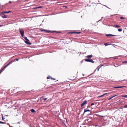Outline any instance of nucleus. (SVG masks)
<instances>
[{"instance_id": "obj_1", "label": "nucleus", "mask_w": 127, "mask_h": 127, "mask_svg": "<svg viewBox=\"0 0 127 127\" xmlns=\"http://www.w3.org/2000/svg\"><path fill=\"white\" fill-rule=\"evenodd\" d=\"M15 61L14 60H12L8 64H7L6 66H4L0 70V74L1 72L4 70V69L6 68L7 66L9 65L10 64L12 63V62H14Z\"/></svg>"}, {"instance_id": "obj_2", "label": "nucleus", "mask_w": 127, "mask_h": 127, "mask_svg": "<svg viewBox=\"0 0 127 127\" xmlns=\"http://www.w3.org/2000/svg\"><path fill=\"white\" fill-rule=\"evenodd\" d=\"M15 61L14 60H12L8 64H7L6 66H4L0 70V74L1 72L4 70V69L6 68L7 66L9 65L10 64L12 63V62H14Z\"/></svg>"}, {"instance_id": "obj_3", "label": "nucleus", "mask_w": 127, "mask_h": 127, "mask_svg": "<svg viewBox=\"0 0 127 127\" xmlns=\"http://www.w3.org/2000/svg\"><path fill=\"white\" fill-rule=\"evenodd\" d=\"M26 40V41H25V42L26 43L29 44L30 45L31 44V43H30V42L29 40H28V39L27 37H23Z\"/></svg>"}, {"instance_id": "obj_4", "label": "nucleus", "mask_w": 127, "mask_h": 127, "mask_svg": "<svg viewBox=\"0 0 127 127\" xmlns=\"http://www.w3.org/2000/svg\"><path fill=\"white\" fill-rule=\"evenodd\" d=\"M21 34L22 36L23 37L24 35V30L23 29H21L20 30Z\"/></svg>"}, {"instance_id": "obj_5", "label": "nucleus", "mask_w": 127, "mask_h": 127, "mask_svg": "<svg viewBox=\"0 0 127 127\" xmlns=\"http://www.w3.org/2000/svg\"><path fill=\"white\" fill-rule=\"evenodd\" d=\"M85 60L86 62H90L92 63H94V61L91 59H85Z\"/></svg>"}, {"instance_id": "obj_6", "label": "nucleus", "mask_w": 127, "mask_h": 127, "mask_svg": "<svg viewBox=\"0 0 127 127\" xmlns=\"http://www.w3.org/2000/svg\"><path fill=\"white\" fill-rule=\"evenodd\" d=\"M87 103V101L86 100L84 101L81 105V107H82L85 105Z\"/></svg>"}, {"instance_id": "obj_7", "label": "nucleus", "mask_w": 127, "mask_h": 127, "mask_svg": "<svg viewBox=\"0 0 127 127\" xmlns=\"http://www.w3.org/2000/svg\"><path fill=\"white\" fill-rule=\"evenodd\" d=\"M87 111L90 112V110L87 108L85 109L84 111V113H85Z\"/></svg>"}, {"instance_id": "obj_8", "label": "nucleus", "mask_w": 127, "mask_h": 127, "mask_svg": "<svg viewBox=\"0 0 127 127\" xmlns=\"http://www.w3.org/2000/svg\"><path fill=\"white\" fill-rule=\"evenodd\" d=\"M107 94V93H105L104 94H103V95H101L98 96L97 97V98H99L102 97H103V96L104 95H105Z\"/></svg>"}, {"instance_id": "obj_9", "label": "nucleus", "mask_w": 127, "mask_h": 127, "mask_svg": "<svg viewBox=\"0 0 127 127\" xmlns=\"http://www.w3.org/2000/svg\"><path fill=\"white\" fill-rule=\"evenodd\" d=\"M106 36H116V35H114L109 34H106Z\"/></svg>"}, {"instance_id": "obj_10", "label": "nucleus", "mask_w": 127, "mask_h": 127, "mask_svg": "<svg viewBox=\"0 0 127 127\" xmlns=\"http://www.w3.org/2000/svg\"><path fill=\"white\" fill-rule=\"evenodd\" d=\"M125 86H119V87H114L113 88H122L125 87Z\"/></svg>"}, {"instance_id": "obj_11", "label": "nucleus", "mask_w": 127, "mask_h": 127, "mask_svg": "<svg viewBox=\"0 0 127 127\" xmlns=\"http://www.w3.org/2000/svg\"><path fill=\"white\" fill-rule=\"evenodd\" d=\"M81 33V32H70L69 33H77V34H79Z\"/></svg>"}, {"instance_id": "obj_12", "label": "nucleus", "mask_w": 127, "mask_h": 127, "mask_svg": "<svg viewBox=\"0 0 127 127\" xmlns=\"http://www.w3.org/2000/svg\"><path fill=\"white\" fill-rule=\"evenodd\" d=\"M47 79H53V80H55V78H52L50 76H49L48 77H47Z\"/></svg>"}, {"instance_id": "obj_13", "label": "nucleus", "mask_w": 127, "mask_h": 127, "mask_svg": "<svg viewBox=\"0 0 127 127\" xmlns=\"http://www.w3.org/2000/svg\"><path fill=\"white\" fill-rule=\"evenodd\" d=\"M11 12V11H4L2 12V13H9L10 12Z\"/></svg>"}, {"instance_id": "obj_14", "label": "nucleus", "mask_w": 127, "mask_h": 127, "mask_svg": "<svg viewBox=\"0 0 127 127\" xmlns=\"http://www.w3.org/2000/svg\"><path fill=\"white\" fill-rule=\"evenodd\" d=\"M92 57L93 56L92 55H88L87 57H86L88 58H92Z\"/></svg>"}, {"instance_id": "obj_15", "label": "nucleus", "mask_w": 127, "mask_h": 127, "mask_svg": "<svg viewBox=\"0 0 127 127\" xmlns=\"http://www.w3.org/2000/svg\"><path fill=\"white\" fill-rule=\"evenodd\" d=\"M114 27L116 28H120V26L119 25H114Z\"/></svg>"}, {"instance_id": "obj_16", "label": "nucleus", "mask_w": 127, "mask_h": 127, "mask_svg": "<svg viewBox=\"0 0 127 127\" xmlns=\"http://www.w3.org/2000/svg\"><path fill=\"white\" fill-rule=\"evenodd\" d=\"M117 95H114V96H113L111 97L110 98H109L108 99V100H110L112 98H113L115 97V96H117Z\"/></svg>"}, {"instance_id": "obj_17", "label": "nucleus", "mask_w": 127, "mask_h": 127, "mask_svg": "<svg viewBox=\"0 0 127 127\" xmlns=\"http://www.w3.org/2000/svg\"><path fill=\"white\" fill-rule=\"evenodd\" d=\"M30 111L31 112L33 113L35 112V111L33 109H31L30 110Z\"/></svg>"}, {"instance_id": "obj_18", "label": "nucleus", "mask_w": 127, "mask_h": 127, "mask_svg": "<svg viewBox=\"0 0 127 127\" xmlns=\"http://www.w3.org/2000/svg\"><path fill=\"white\" fill-rule=\"evenodd\" d=\"M2 17L3 18H7V16L4 14H3V15L2 16Z\"/></svg>"}, {"instance_id": "obj_19", "label": "nucleus", "mask_w": 127, "mask_h": 127, "mask_svg": "<svg viewBox=\"0 0 127 127\" xmlns=\"http://www.w3.org/2000/svg\"><path fill=\"white\" fill-rule=\"evenodd\" d=\"M104 45H105V46H107V45H111V44H107V43H105L104 44Z\"/></svg>"}, {"instance_id": "obj_20", "label": "nucleus", "mask_w": 127, "mask_h": 127, "mask_svg": "<svg viewBox=\"0 0 127 127\" xmlns=\"http://www.w3.org/2000/svg\"><path fill=\"white\" fill-rule=\"evenodd\" d=\"M122 97H127V95H122Z\"/></svg>"}, {"instance_id": "obj_21", "label": "nucleus", "mask_w": 127, "mask_h": 127, "mask_svg": "<svg viewBox=\"0 0 127 127\" xmlns=\"http://www.w3.org/2000/svg\"><path fill=\"white\" fill-rule=\"evenodd\" d=\"M123 108H127V104L126 105H125L124 106Z\"/></svg>"}, {"instance_id": "obj_22", "label": "nucleus", "mask_w": 127, "mask_h": 127, "mask_svg": "<svg viewBox=\"0 0 127 127\" xmlns=\"http://www.w3.org/2000/svg\"><path fill=\"white\" fill-rule=\"evenodd\" d=\"M118 30L119 32H120L122 31V29H118Z\"/></svg>"}, {"instance_id": "obj_23", "label": "nucleus", "mask_w": 127, "mask_h": 127, "mask_svg": "<svg viewBox=\"0 0 127 127\" xmlns=\"http://www.w3.org/2000/svg\"><path fill=\"white\" fill-rule=\"evenodd\" d=\"M0 124H6V123L5 122H2L0 121Z\"/></svg>"}, {"instance_id": "obj_24", "label": "nucleus", "mask_w": 127, "mask_h": 127, "mask_svg": "<svg viewBox=\"0 0 127 127\" xmlns=\"http://www.w3.org/2000/svg\"><path fill=\"white\" fill-rule=\"evenodd\" d=\"M120 19H125V18L123 17H120Z\"/></svg>"}, {"instance_id": "obj_25", "label": "nucleus", "mask_w": 127, "mask_h": 127, "mask_svg": "<svg viewBox=\"0 0 127 127\" xmlns=\"http://www.w3.org/2000/svg\"><path fill=\"white\" fill-rule=\"evenodd\" d=\"M47 98H44V99H43V100L44 101H45V100H46V99H47Z\"/></svg>"}, {"instance_id": "obj_26", "label": "nucleus", "mask_w": 127, "mask_h": 127, "mask_svg": "<svg viewBox=\"0 0 127 127\" xmlns=\"http://www.w3.org/2000/svg\"><path fill=\"white\" fill-rule=\"evenodd\" d=\"M94 103H92L91 104V106H92L93 105H94Z\"/></svg>"}, {"instance_id": "obj_27", "label": "nucleus", "mask_w": 127, "mask_h": 127, "mask_svg": "<svg viewBox=\"0 0 127 127\" xmlns=\"http://www.w3.org/2000/svg\"><path fill=\"white\" fill-rule=\"evenodd\" d=\"M4 117L2 116V120H4Z\"/></svg>"}, {"instance_id": "obj_28", "label": "nucleus", "mask_w": 127, "mask_h": 127, "mask_svg": "<svg viewBox=\"0 0 127 127\" xmlns=\"http://www.w3.org/2000/svg\"><path fill=\"white\" fill-rule=\"evenodd\" d=\"M42 7V6H40L38 7H37V8H41Z\"/></svg>"}, {"instance_id": "obj_29", "label": "nucleus", "mask_w": 127, "mask_h": 127, "mask_svg": "<svg viewBox=\"0 0 127 127\" xmlns=\"http://www.w3.org/2000/svg\"><path fill=\"white\" fill-rule=\"evenodd\" d=\"M42 31L47 32V31L45 30H42Z\"/></svg>"}, {"instance_id": "obj_30", "label": "nucleus", "mask_w": 127, "mask_h": 127, "mask_svg": "<svg viewBox=\"0 0 127 127\" xmlns=\"http://www.w3.org/2000/svg\"><path fill=\"white\" fill-rule=\"evenodd\" d=\"M9 3H12V2L11 1H9Z\"/></svg>"}, {"instance_id": "obj_31", "label": "nucleus", "mask_w": 127, "mask_h": 127, "mask_svg": "<svg viewBox=\"0 0 127 127\" xmlns=\"http://www.w3.org/2000/svg\"><path fill=\"white\" fill-rule=\"evenodd\" d=\"M16 60L17 61H18L19 60V59H16Z\"/></svg>"}, {"instance_id": "obj_32", "label": "nucleus", "mask_w": 127, "mask_h": 127, "mask_svg": "<svg viewBox=\"0 0 127 127\" xmlns=\"http://www.w3.org/2000/svg\"><path fill=\"white\" fill-rule=\"evenodd\" d=\"M37 8H37V7H35V8H34V9H37Z\"/></svg>"}, {"instance_id": "obj_33", "label": "nucleus", "mask_w": 127, "mask_h": 127, "mask_svg": "<svg viewBox=\"0 0 127 127\" xmlns=\"http://www.w3.org/2000/svg\"><path fill=\"white\" fill-rule=\"evenodd\" d=\"M3 26V25H0V27H2V26Z\"/></svg>"}, {"instance_id": "obj_34", "label": "nucleus", "mask_w": 127, "mask_h": 127, "mask_svg": "<svg viewBox=\"0 0 127 127\" xmlns=\"http://www.w3.org/2000/svg\"><path fill=\"white\" fill-rule=\"evenodd\" d=\"M125 62V63H127V61H125V62Z\"/></svg>"}]
</instances>
